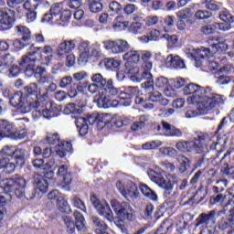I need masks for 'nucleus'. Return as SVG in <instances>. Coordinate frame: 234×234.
<instances>
[{
    "label": "nucleus",
    "instance_id": "f257e3e1",
    "mask_svg": "<svg viewBox=\"0 0 234 234\" xmlns=\"http://www.w3.org/2000/svg\"><path fill=\"white\" fill-rule=\"evenodd\" d=\"M185 96H190L191 103H197V113L193 110H188L186 112V118H193L195 114L206 116L209 111L220 107L226 103V96L211 92V88L202 87L197 83L190 82L183 89Z\"/></svg>",
    "mask_w": 234,
    "mask_h": 234
},
{
    "label": "nucleus",
    "instance_id": "f03ea898",
    "mask_svg": "<svg viewBox=\"0 0 234 234\" xmlns=\"http://www.w3.org/2000/svg\"><path fill=\"white\" fill-rule=\"evenodd\" d=\"M207 142H209V133L207 132L197 131L192 136V140H180L176 144V149L179 153H196L202 154L207 149Z\"/></svg>",
    "mask_w": 234,
    "mask_h": 234
},
{
    "label": "nucleus",
    "instance_id": "7ed1b4c3",
    "mask_svg": "<svg viewBox=\"0 0 234 234\" xmlns=\"http://www.w3.org/2000/svg\"><path fill=\"white\" fill-rule=\"evenodd\" d=\"M42 142L48 145H56V144H58V145L55 146V153L59 158H65L69 153H72V143L61 141V137L58 133H47Z\"/></svg>",
    "mask_w": 234,
    "mask_h": 234
},
{
    "label": "nucleus",
    "instance_id": "20e7f679",
    "mask_svg": "<svg viewBox=\"0 0 234 234\" xmlns=\"http://www.w3.org/2000/svg\"><path fill=\"white\" fill-rule=\"evenodd\" d=\"M54 49L51 46H44L34 48L33 51H29L26 54V58H27V61L29 63H36V61H39L41 65H48L50 61H52V58H54Z\"/></svg>",
    "mask_w": 234,
    "mask_h": 234
},
{
    "label": "nucleus",
    "instance_id": "39448f33",
    "mask_svg": "<svg viewBox=\"0 0 234 234\" xmlns=\"http://www.w3.org/2000/svg\"><path fill=\"white\" fill-rule=\"evenodd\" d=\"M139 91L138 87L129 86L124 90L117 89V94L115 96H117L120 105H123V107H129L133 103V98H135L134 101L136 105H143V103H145V100L138 97Z\"/></svg>",
    "mask_w": 234,
    "mask_h": 234
},
{
    "label": "nucleus",
    "instance_id": "423d86ee",
    "mask_svg": "<svg viewBox=\"0 0 234 234\" xmlns=\"http://www.w3.org/2000/svg\"><path fill=\"white\" fill-rule=\"evenodd\" d=\"M25 187H27V180L20 175H15L8 179L5 186L4 191L14 193L17 198L25 197Z\"/></svg>",
    "mask_w": 234,
    "mask_h": 234
},
{
    "label": "nucleus",
    "instance_id": "0eeeda50",
    "mask_svg": "<svg viewBox=\"0 0 234 234\" xmlns=\"http://www.w3.org/2000/svg\"><path fill=\"white\" fill-rule=\"evenodd\" d=\"M27 136L26 132H17L14 122L8 120L0 119V142L3 138H16L17 140H23Z\"/></svg>",
    "mask_w": 234,
    "mask_h": 234
},
{
    "label": "nucleus",
    "instance_id": "6e6552de",
    "mask_svg": "<svg viewBox=\"0 0 234 234\" xmlns=\"http://www.w3.org/2000/svg\"><path fill=\"white\" fill-rule=\"evenodd\" d=\"M9 103L10 105H12V107L23 109L24 112H30V111L39 109V101L28 102L23 91H16L13 95H11Z\"/></svg>",
    "mask_w": 234,
    "mask_h": 234
},
{
    "label": "nucleus",
    "instance_id": "1a4fd4ad",
    "mask_svg": "<svg viewBox=\"0 0 234 234\" xmlns=\"http://www.w3.org/2000/svg\"><path fill=\"white\" fill-rule=\"evenodd\" d=\"M90 79L92 83L100 87L101 94H107V96H116L118 94V88L114 87L112 79L107 80L101 73H95Z\"/></svg>",
    "mask_w": 234,
    "mask_h": 234
},
{
    "label": "nucleus",
    "instance_id": "9d476101",
    "mask_svg": "<svg viewBox=\"0 0 234 234\" xmlns=\"http://www.w3.org/2000/svg\"><path fill=\"white\" fill-rule=\"evenodd\" d=\"M111 206L119 218L130 221L134 220V209H133L129 202L123 201L120 203V201L113 199L111 202Z\"/></svg>",
    "mask_w": 234,
    "mask_h": 234
},
{
    "label": "nucleus",
    "instance_id": "9b49d317",
    "mask_svg": "<svg viewBox=\"0 0 234 234\" xmlns=\"http://www.w3.org/2000/svg\"><path fill=\"white\" fill-rule=\"evenodd\" d=\"M99 113H89L86 117H75V125L78 129L79 135L85 136L89 133V125L98 123Z\"/></svg>",
    "mask_w": 234,
    "mask_h": 234
},
{
    "label": "nucleus",
    "instance_id": "f8f14e48",
    "mask_svg": "<svg viewBox=\"0 0 234 234\" xmlns=\"http://www.w3.org/2000/svg\"><path fill=\"white\" fill-rule=\"evenodd\" d=\"M89 76L86 71H80L73 74V84L70 85L68 93L70 98H76L80 92H83L87 89V82H81Z\"/></svg>",
    "mask_w": 234,
    "mask_h": 234
},
{
    "label": "nucleus",
    "instance_id": "ddd939ff",
    "mask_svg": "<svg viewBox=\"0 0 234 234\" xmlns=\"http://www.w3.org/2000/svg\"><path fill=\"white\" fill-rule=\"evenodd\" d=\"M90 200L101 217H105L106 220H109V222L114 220V214L112 213L111 207L107 203H101L96 194H92Z\"/></svg>",
    "mask_w": 234,
    "mask_h": 234
},
{
    "label": "nucleus",
    "instance_id": "4468645a",
    "mask_svg": "<svg viewBox=\"0 0 234 234\" xmlns=\"http://www.w3.org/2000/svg\"><path fill=\"white\" fill-rule=\"evenodd\" d=\"M148 176L152 180V182H154V184L159 186V187H162V189L165 190V197H169V195L173 193V187L175 186L173 181H166L162 174L156 173V171L154 170H150L148 172Z\"/></svg>",
    "mask_w": 234,
    "mask_h": 234
},
{
    "label": "nucleus",
    "instance_id": "2eb2a0df",
    "mask_svg": "<svg viewBox=\"0 0 234 234\" xmlns=\"http://www.w3.org/2000/svg\"><path fill=\"white\" fill-rule=\"evenodd\" d=\"M102 45L105 50H109L112 54H123L131 48L129 42L124 39L105 40Z\"/></svg>",
    "mask_w": 234,
    "mask_h": 234
},
{
    "label": "nucleus",
    "instance_id": "dca6fc26",
    "mask_svg": "<svg viewBox=\"0 0 234 234\" xmlns=\"http://www.w3.org/2000/svg\"><path fill=\"white\" fill-rule=\"evenodd\" d=\"M16 23V11L10 8L0 10V31L10 30Z\"/></svg>",
    "mask_w": 234,
    "mask_h": 234
},
{
    "label": "nucleus",
    "instance_id": "f3484780",
    "mask_svg": "<svg viewBox=\"0 0 234 234\" xmlns=\"http://www.w3.org/2000/svg\"><path fill=\"white\" fill-rule=\"evenodd\" d=\"M234 153V147H230L220 159V164H222L220 168V174L223 176H229L234 180V165H229L231 160V154Z\"/></svg>",
    "mask_w": 234,
    "mask_h": 234
},
{
    "label": "nucleus",
    "instance_id": "a211bd4d",
    "mask_svg": "<svg viewBox=\"0 0 234 234\" xmlns=\"http://www.w3.org/2000/svg\"><path fill=\"white\" fill-rule=\"evenodd\" d=\"M217 210H210L208 213L203 212L196 218V228H213L217 223Z\"/></svg>",
    "mask_w": 234,
    "mask_h": 234
},
{
    "label": "nucleus",
    "instance_id": "6ab92c4d",
    "mask_svg": "<svg viewBox=\"0 0 234 234\" xmlns=\"http://www.w3.org/2000/svg\"><path fill=\"white\" fill-rule=\"evenodd\" d=\"M45 68L41 66L36 67V62H29L27 60L26 69V76H27V78H32V76H34V78H40V83H45V81L48 80V77H43V74H45Z\"/></svg>",
    "mask_w": 234,
    "mask_h": 234
},
{
    "label": "nucleus",
    "instance_id": "aec40b11",
    "mask_svg": "<svg viewBox=\"0 0 234 234\" xmlns=\"http://www.w3.org/2000/svg\"><path fill=\"white\" fill-rule=\"evenodd\" d=\"M231 70H233V65L226 64L217 70V83L218 85H229L231 83Z\"/></svg>",
    "mask_w": 234,
    "mask_h": 234
},
{
    "label": "nucleus",
    "instance_id": "412c9836",
    "mask_svg": "<svg viewBox=\"0 0 234 234\" xmlns=\"http://www.w3.org/2000/svg\"><path fill=\"white\" fill-rule=\"evenodd\" d=\"M27 63H28V58L26 55H23L18 62V66L13 65L7 68L5 74H7L9 78H17L21 72L27 75Z\"/></svg>",
    "mask_w": 234,
    "mask_h": 234
},
{
    "label": "nucleus",
    "instance_id": "4be33fe9",
    "mask_svg": "<svg viewBox=\"0 0 234 234\" xmlns=\"http://www.w3.org/2000/svg\"><path fill=\"white\" fill-rule=\"evenodd\" d=\"M124 68L127 76H130L132 81H135L136 83H140V81H142L144 75L142 74V69H140L138 66L125 63Z\"/></svg>",
    "mask_w": 234,
    "mask_h": 234
},
{
    "label": "nucleus",
    "instance_id": "5701e85b",
    "mask_svg": "<svg viewBox=\"0 0 234 234\" xmlns=\"http://www.w3.org/2000/svg\"><path fill=\"white\" fill-rule=\"evenodd\" d=\"M119 191L126 200L138 197V186L133 181L128 182L126 186L119 187Z\"/></svg>",
    "mask_w": 234,
    "mask_h": 234
},
{
    "label": "nucleus",
    "instance_id": "b1692460",
    "mask_svg": "<svg viewBox=\"0 0 234 234\" xmlns=\"http://www.w3.org/2000/svg\"><path fill=\"white\" fill-rule=\"evenodd\" d=\"M22 93L24 94L27 103H36V98H37V84L29 83L27 86L24 87Z\"/></svg>",
    "mask_w": 234,
    "mask_h": 234
},
{
    "label": "nucleus",
    "instance_id": "393cba45",
    "mask_svg": "<svg viewBox=\"0 0 234 234\" xmlns=\"http://www.w3.org/2000/svg\"><path fill=\"white\" fill-rule=\"evenodd\" d=\"M163 131L166 133V136L169 138H182L184 136V132L182 130L176 128V126L165 122H161Z\"/></svg>",
    "mask_w": 234,
    "mask_h": 234
},
{
    "label": "nucleus",
    "instance_id": "a878e982",
    "mask_svg": "<svg viewBox=\"0 0 234 234\" xmlns=\"http://www.w3.org/2000/svg\"><path fill=\"white\" fill-rule=\"evenodd\" d=\"M33 186L36 192L47 193L48 191V181L42 175L36 174L33 176Z\"/></svg>",
    "mask_w": 234,
    "mask_h": 234
},
{
    "label": "nucleus",
    "instance_id": "bb28decb",
    "mask_svg": "<svg viewBox=\"0 0 234 234\" xmlns=\"http://www.w3.org/2000/svg\"><path fill=\"white\" fill-rule=\"evenodd\" d=\"M57 176L62 178L63 187L72 184V173L69 172V166L67 165H62L58 167Z\"/></svg>",
    "mask_w": 234,
    "mask_h": 234
},
{
    "label": "nucleus",
    "instance_id": "cd10ccee",
    "mask_svg": "<svg viewBox=\"0 0 234 234\" xmlns=\"http://www.w3.org/2000/svg\"><path fill=\"white\" fill-rule=\"evenodd\" d=\"M176 15L178 19L186 21V25H195L196 23L195 13H193L191 8H186L178 11Z\"/></svg>",
    "mask_w": 234,
    "mask_h": 234
},
{
    "label": "nucleus",
    "instance_id": "c85d7f7f",
    "mask_svg": "<svg viewBox=\"0 0 234 234\" xmlns=\"http://www.w3.org/2000/svg\"><path fill=\"white\" fill-rule=\"evenodd\" d=\"M100 94H101V96H104L99 100V105H101L102 109H109L111 107H116L117 105H120V102H119L120 99H117V100L111 99V97H114V96L118 97V95H107V94L101 93V91H100Z\"/></svg>",
    "mask_w": 234,
    "mask_h": 234
},
{
    "label": "nucleus",
    "instance_id": "c756f323",
    "mask_svg": "<svg viewBox=\"0 0 234 234\" xmlns=\"http://www.w3.org/2000/svg\"><path fill=\"white\" fill-rule=\"evenodd\" d=\"M142 51L131 49L122 56V59L123 61H126L125 63H128L129 65H136L140 61Z\"/></svg>",
    "mask_w": 234,
    "mask_h": 234
},
{
    "label": "nucleus",
    "instance_id": "7c9ffc66",
    "mask_svg": "<svg viewBox=\"0 0 234 234\" xmlns=\"http://www.w3.org/2000/svg\"><path fill=\"white\" fill-rule=\"evenodd\" d=\"M76 48V41L74 40H65L59 44L57 52L58 56L60 58L65 56V54H69V52H72Z\"/></svg>",
    "mask_w": 234,
    "mask_h": 234
},
{
    "label": "nucleus",
    "instance_id": "2f4dec72",
    "mask_svg": "<svg viewBox=\"0 0 234 234\" xmlns=\"http://www.w3.org/2000/svg\"><path fill=\"white\" fill-rule=\"evenodd\" d=\"M15 31L16 34L21 37V40L24 41V43H28L30 39H32V33L27 26H16Z\"/></svg>",
    "mask_w": 234,
    "mask_h": 234
},
{
    "label": "nucleus",
    "instance_id": "473e14b6",
    "mask_svg": "<svg viewBox=\"0 0 234 234\" xmlns=\"http://www.w3.org/2000/svg\"><path fill=\"white\" fill-rule=\"evenodd\" d=\"M173 226L175 224L173 223V220L169 218H165L159 228L154 231V234H171L173 233Z\"/></svg>",
    "mask_w": 234,
    "mask_h": 234
},
{
    "label": "nucleus",
    "instance_id": "72a5a7b5",
    "mask_svg": "<svg viewBox=\"0 0 234 234\" xmlns=\"http://www.w3.org/2000/svg\"><path fill=\"white\" fill-rule=\"evenodd\" d=\"M100 65H104L107 70L117 71L120 69V60L112 58H104L100 61Z\"/></svg>",
    "mask_w": 234,
    "mask_h": 234
},
{
    "label": "nucleus",
    "instance_id": "f704fd0d",
    "mask_svg": "<svg viewBox=\"0 0 234 234\" xmlns=\"http://www.w3.org/2000/svg\"><path fill=\"white\" fill-rule=\"evenodd\" d=\"M154 81V87L160 90H169V89H173V86L169 83V79L164 76L157 77Z\"/></svg>",
    "mask_w": 234,
    "mask_h": 234
},
{
    "label": "nucleus",
    "instance_id": "c9c22d12",
    "mask_svg": "<svg viewBox=\"0 0 234 234\" xmlns=\"http://www.w3.org/2000/svg\"><path fill=\"white\" fill-rule=\"evenodd\" d=\"M91 222L97 229L95 230V233L101 234V233H107V223L105 221L101 220L98 216H93L91 218Z\"/></svg>",
    "mask_w": 234,
    "mask_h": 234
},
{
    "label": "nucleus",
    "instance_id": "e433bc0d",
    "mask_svg": "<svg viewBox=\"0 0 234 234\" xmlns=\"http://www.w3.org/2000/svg\"><path fill=\"white\" fill-rule=\"evenodd\" d=\"M148 101H153L154 103H160L161 105H168L169 101L167 99H164V96L160 93V91H151L148 93Z\"/></svg>",
    "mask_w": 234,
    "mask_h": 234
},
{
    "label": "nucleus",
    "instance_id": "4c0bfd02",
    "mask_svg": "<svg viewBox=\"0 0 234 234\" xmlns=\"http://www.w3.org/2000/svg\"><path fill=\"white\" fill-rule=\"evenodd\" d=\"M218 229L224 230L231 228L228 234H234V219L231 218H222L218 225Z\"/></svg>",
    "mask_w": 234,
    "mask_h": 234
},
{
    "label": "nucleus",
    "instance_id": "58836bf2",
    "mask_svg": "<svg viewBox=\"0 0 234 234\" xmlns=\"http://www.w3.org/2000/svg\"><path fill=\"white\" fill-rule=\"evenodd\" d=\"M73 217L75 218L76 229H78V231H85L87 227L85 225V217H83V214L76 210L73 213Z\"/></svg>",
    "mask_w": 234,
    "mask_h": 234
},
{
    "label": "nucleus",
    "instance_id": "ea45409f",
    "mask_svg": "<svg viewBox=\"0 0 234 234\" xmlns=\"http://www.w3.org/2000/svg\"><path fill=\"white\" fill-rule=\"evenodd\" d=\"M83 112V106L76 104L74 102H69L66 104L64 108V114H82Z\"/></svg>",
    "mask_w": 234,
    "mask_h": 234
},
{
    "label": "nucleus",
    "instance_id": "a19ab883",
    "mask_svg": "<svg viewBox=\"0 0 234 234\" xmlns=\"http://www.w3.org/2000/svg\"><path fill=\"white\" fill-rule=\"evenodd\" d=\"M139 189L141 193L144 197H146V198L154 201L158 200V196L156 195V192L153 191V189H151V187H149V186H147L146 184H141Z\"/></svg>",
    "mask_w": 234,
    "mask_h": 234
},
{
    "label": "nucleus",
    "instance_id": "79ce46f5",
    "mask_svg": "<svg viewBox=\"0 0 234 234\" xmlns=\"http://www.w3.org/2000/svg\"><path fill=\"white\" fill-rule=\"evenodd\" d=\"M160 39V30L153 29L147 35H144L140 37L142 43H149V41H158Z\"/></svg>",
    "mask_w": 234,
    "mask_h": 234
},
{
    "label": "nucleus",
    "instance_id": "37998d69",
    "mask_svg": "<svg viewBox=\"0 0 234 234\" xmlns=\"http://www.w3.org/2000/svg\"><path fill=\"white\" fill-rule=\"evenodd\" d=\"M105 127L107 129L111 128V119H109L108 114L99 113V117L97 119V129H99V131H101V129H105Z\"/></svg>",
    "mask_w": 234,
    "mask_h": 234
},
{
    "label": "nucleus",
    "instance_id": "c03bdc74",
    "mask_svg": "<svg viewBox=\"0 0 234 234\" xmlns=\"http://www.w3.org/2000/svg\"><path fill=\"white\" fill-rule=\"evenodd\" d=\"M131 123L129 119H111L110 129L114 131L115 129H122V127L127 126Z\"/></svg>",
    "mask_w": 234,
    "mask_h": 234
},
{
    "label": "nucleus",
    "instance_id": "a18cd8bd",
    "mask_svg": "<svg viewBox=\"0 0 234 234\" xmlns=\"http://www.w3.org/2000/svg\"><path fill=\"white\" fill-rule=\"evenodd\" d=\"M143 80H146L143 84L142 87L144 90H150V89H154V79H153V74L151 73H144L142 77Z\"/></svg>",
    "mask_w": 234,
    "mask_h": 234
},
{
    "label": "nucleus",
    "instance_id": "49530a36",
    "mask_svg": "<svg viewBox=\"0 0 234 234\" xmlns=\"http://www.w3.org/2000/svg\"><path fill=\"white\" fill-rule=\"evenodd\" d=\"M170 67L176 69V70H181V69H186V62L179 56L171 57L168 60Z\"/></svg>",
    "mask_w": 234,
    "mask_h": 234
},
{
    "label": "nucleus",
    "instance_id": "de8ad7c7",
    "mask_svg": "<svg viewBox=\"0 0 234 234\" xmlns=\"http://www.w3.org/2000/svg\"><path fill=\"white\" fill-rule=\"evenodd\" d=\"M32 165L35 169H52V165H54V161H50L45 164V160L43 159H34L32 161Z\"/></svg>",
    "mask_w": 234,
    "mask_h": 234
},
{
    "label": "nucleus",
    "instance_id": "09e8293b",
    "mask_svg": "<svg viewBox=\"0 0 234 234\" xmlns=\"http://www.w3.org/2000/svg\"><path fill=\"white\" fill-rule=\"evenodd\" d=\"M218 17L223 23H234V16L227 8H222L219 11Z\"/></svg>",
    "mask_w": 234,
    "mask_h": 234
},
{
    "label": "nucleus",
    "instance_id": "8fccbe9b",
    "mask_svg": "<svg viewBox=\"0 0 234 234\" xmlns=\"http://www.w3.org/2000/svg\"><path fill=\"white\" fill-rule=\"evenodd\" d=\"M57 207L60 213H71L72 209L70 208V206L69 205V202L65 200L63 197H58L57 202Z\"/></svg>",
    "mask_w": 234,
    "mask_h": 234
},
{
    "label": "nucleus",
    "instance_id": "3c124183",
    "mask_svg": "<svg viewBox=\"0 0 234 234\" xmlns=\"http://www.w3.org/2000/svg\"><path fill=\"white\" fill-rule=\"evenodd\" d=\"M194 17L198 21H204V19H209V17H213V13L209 10L199 9L194 14Z\"/></svg>",
    "mask_w": 234,
    "mask_h": 234
},
{
    "label": "nucleus",
    "instance_id": "603ef678",
    "mask_svg": "<svg viewBox=\"0 0 234 234\" xmlns=\"http://www.w3.org/2000/svg\"><path fill=\"white\" fill-rule=\"evenodd\" d=\"M12 193L13 192L5 191L4 186L3 192L0 193V207L5 209V206L12 201Z\"/></svg>",
    "mask_w": 234,
    "mask_h": 234
},
{
    "label": "nucleus",
    "instance_id": "864d4df0",
    "mask_svg": "<svg viewBox=\"0 0 234 234\" xmlns=\"http://www.w3.org/2000/svg\"><path fill=\"white\" fill-rule=\"evenodd\" d=\"M62 218H63L65 226L67 228V229H66L67 233H69V234L76 233V224H75L74 220H72V218H70L69 216H64Z\"/></svg>",
    "mask_w": 234,
    "mask_h": 234
},
{
    "label": "nucleus",
    "instance_id": "5fc2aeb1",
    "mask_svg": "<svg viewBox=\"0 0 234 234\" xmlns=\"http://www.w3.org/2000/svg\"><path fill=\"white\" fill-rule=\"evenodd\" d=\"M203 5H205V8H207L208 12H217L218 10H220V3L216 0H205Z\"/></svg>",
    "mask_w": 234,
    "mask_h": 234
},
{
    "label": "nucleus",
    "instance_id": "6e6d98bb",
    "mask_svg": "<svg viewBox=\"0 0 234 234\" xmlns=\"http://www.w3.org/2000/svg\"><path fill=\"white\" fill-rule=\"evenodd\" d=\"M89 9L92 14H98L103 10V4L101 2H96L94 0H89Z\"/></svg>",
    "mask_w": 234,
    "mask_h": 234
},
{
    "label": "nucleus",
    "instance_id": "4d7b16f0",
    "mask_svg": "<svg viewBox=\"0 0 234 234\" xmlns=\"http://www.w3.org/2000/svg\"><path fill=\"white\" fill-rule=\"evenodd\" d=\"M71 204L74 206V207H77V209H80V211H83L84 213H87V207L85 206V202L81 200L78 196H74L71 198Z\"/></svg>",
    "mask_w": 234,
    "mask_h": 234
},
{
    "label": "nucleus",
    "instance_id": "13d9d810",
    "mask_svg": "<svg viewBox=\"0 0 234 234\" xmlns=\"http://www.w3.org/2000/svg\"><path fill=\"white\" fill-rule=\"evenodd\" d=\"M161 154H165V156H169L170 158H175L176 154H178V152L176 149L171 147V146H164L159 149Z\"/></svg>",
    "mask_w": 234,
    "mask_h": 234
},
{
    "label": "nucleus",
    "instance_id": "bf43d9fd",
    "mask_svg": "<svg viewBox=\"0 0 234 234\" xmlns=\"http://www.w3.org/2000/svg\"><path fill=\"white\" fill-rule=\"evenodd\" d=\"M162 144H163L162 141H151V142L144 143L142 145V147L145 151H151V150L158 149V147H162Z\"/></svg>",
    "mask_w": 234,
    "mask_h": 234
},
{
    "label": "nucleus",
    "instance_id": "052dcab7",
    "mask_svg": "<svg viewBox=\"0 0 234 234\" xmlns=\"http://www.w3.org/2000/svg\"><path fill=\"white\" fill-rule=\"evenodd\" d=\"M41 23H48L49 25H54V23H56L57 25H59L58 19H56V16L50 11L44 14L43 17L41 18Z\"/></svg>",
    "mask_w": 234,
    "mask_h": 234
},
{
    "label": "nucleus",
    "instance_id": "680f3d73",
    "mask_svg": "<svg viewBox=\"0 0 234 234\" xmlns=\"http://www.w3.org/2000/svg\"><path fill=\"white\" fill-rule=\"evenodd\" d=\"M163 37L164 39H166L168 43V47H171V48L176 47V43H178V36L165 34Z\"/></svg>",
    "mask_w": 234,
    "mask_h": 234
},
{
    "label": "nucleus",
    "instance_id": "e2e57ef3",
    "mask_svg": "<svg viewBox=\"0 0 234 234\" xmlns=\"http://www.w3.org/2000/svg\"><path fill=\"white\" fill-rule=\"evenodd\" d=\"M49 12H51V14L55 16L58 17V16H59V14H61L63 12V4H54L53 5H51Z\"/></svg>",
    "mask_w": 234,
    "mask_h": 234
},
{
    "label": "nucleus",
    "instance_id": "0e129e2a",
    "mask_svg": "<svg viewBox=\"0 0 234 234\" xmlns=\"http://www.w3.org/2000/svg\"><path fill=\"white\" fill-rule=\"evenodd\" d=\"M110 12H113L114 14H120L122 10H123V7L122 6V4H120L117 1H112L109 4Z\"/></svg>",
    "mask_w": 234,
    "mask_h": 234
},
{
    "label": "nucleus",
    "instance_id": "69168bd1",
    "mask_svg": "<svg viewBox=\"0 0 234 234\" xmlns=\"http://www.w3.org/2000/svg\"><path fill=\"white\" fill-rule=\"evenodd\" d=\"M215 30H217L216 23L212 25H206L201 27L202 34L205 36H209V34H215Z\"/></svg>",
    "mask_w": 234,
    "mask_h": 234
},
{
    "label": "nucleus",
    "instance_id": "338daca9",
    "mask_svg": "<svg viewBox=\"0 0 234 234\" xmlns=\"http://www.w3.org/2000/svg\"><path fill=\"white\" fill-rule=\"evenodd\" d=\"M74 84V80L71 76H66L60 80L59 87L60 89H67L69 85Z\"/></svg>",
    "mask_w": 234,
    "mask_h": 234
},
{
    "label": "nucleus",
    "instance_id": "774afa93",
    "mask_svg": "<svg viewBox=\"0 0 234 234\" xmlns=\"http://www.w3.org/2000/svg\"><path fill=\"white\" fill-rule=\"evenodd\" d=\"M23 6L27 10V12H34L38 8L37 4L35 3L34 0H27L24 3Z\"/></svg>",
    "mask_w": 234,
    "mask_h": 234
}]
</instances>
